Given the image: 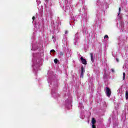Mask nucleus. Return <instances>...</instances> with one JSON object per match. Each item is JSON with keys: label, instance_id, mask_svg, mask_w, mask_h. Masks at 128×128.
Returning a JSON list of instances; mask_svg holds the SVG:
<instances>
[{"label": "nucleus", "instance_id": "6e6552de", "mask_svg": "<svg viewBox=\"0 0 128 128\" xmlns=\"http://www.w3.org/2000/svg\"><path fill=\"white\" fill-rule=\"evenodd\" d=\"M80 78H84V72H81L80 75Z\"/></svg>", "mask_w": 128, "mask_h": 128}, {"label": "nucleus", "instance_id": "39448f33", "mask_svg": "<svg viewBox=\"0 0 128 128\" xmlns=\"http://www.w3.org/2000/svg\"><path fill=\"white\" fill-rule=\"evenodd\" d=\"M125 96H126V100H128V90L126 92Z\"/></svg>", "mask_w": 128, "mask_h": 128}, {"label": "nucleus", "instance_id": "423d86ee", "mask_svg": "<svg viewBox=\"0 0 128 128\" xmlns=\"http://www.w3.org/2000/svg\"><path fill=\"white\" fill-rule=\"evenodd\" d=\"M85 70H84V66L81 67V72H84Z\"/></svg>", "mask_w": 128, "mask_h": 128}, {"label": "nucleus", "instance_id": "f03ea898", "mask_svg": "<svg viewBox=\"0 0 128 128\" xmlns=\"http://www.w3.org/2000/svg\"><path fill=\"white\" fill-rule=\"evenodd\" d=\"M81 62L83 64H86V60L85 58H84L81 57L80 58Z\"/></svg>", "mask_w": 128, "mask_h": 128}, {"label": "nucleus", "instance_id": "dca6fc26", "mask_svg": "<svg viewBox=\"0 0 128 128\" xmlns=\"http://www.w3.org/2000/svg\"><path fill=\"white\" fill-rule=\"evenodd\" d=\"M68 30L65 31V34H68Z\"/></svg>", "mask_w": 128, "mask_h": 128}, {"label": "nucleus", "instance_id": "20e7f679", "mask_svg": "<svg viewBox=\"0 0 128 128\" xmlns=\"http://www.w3.org/2000/svg\"><path fill=\"white\" fill-rule=\"evenodd\" d=\"M96 119H94V118H92V124H96Z\"/></svg>", "mask_w": 128, "mask_h": 128}, {"label": "nucleus", "instance_id": "a211bd4d", "mask_svg": "<svg viewBox=\"0 0 128 128\" xmlns=\"http://www.w3.org/2000/svg\"><path fill=\"white\" fill-rule=\"evenodd\" d=\"M116 61L117 62H120V60H118V58H116Z\"/></svg>", "mask_w": 128, "mask_h": 128}, {"label": "nucleus", "instance_id": "2eb2a0df", "mask_svg": "<svg viewBox=\"0 0 128 128\" xmlns=\"http://www.w3.org/2000/svg\"><path fill=\"white\" fill-rule=\"evenodd\" d=\"M32 19L33 20H36V17H34V16H33Z\"/></svg>", "mask_w": 128, "mask_h": 128}, {"label": "nucleus", "instance_id": "f3484780", "mask_svg": "<svg viewBox=\"0 0 128 128\" xmlns=\"http://www.w3.org/2000/svg\"><path fill=\"white\" fill-rule=\"evenodd\" d=\"M110 70H111V72H114V70L112 68Z\"/></svg>", "mask_w": 128, "mask_h": 128}, {"label": "nucleus", "instance_id": "9b49d317", "mask_svg": "<svg viewBox=\"0 0 128 128\" xmlns=\"http://www.w3.org/2000/svg\"><path fill=\"white\" fill-rule=\"evenodd\" d=\"M121 10H122V9L120 8H119V12L118 14V16H120V14Z\"/></svg>", "mask_w": 128, "mask_h": 128}, {"label": "nucleus", "instance_id": "f257e3e1", "mask_svg": "<svg viewBox=\"0 0 128 128\" xmlns=\"http://www.w3.org/2000/svg\"><path fill=\"white\" fill-rule=\"evenodd\" d=\"M106 94L108 98H110V96H112V90H110V88H106Z\"/></svg>", "mask_w": 128, "mask_h": 128}, {"label": "nucleus", "instance_id": "4468645a", "mask_svg": "<svg viewBox=\"0 0 128 128\" xmlns=\"http://www.w3.org/2000/svg\"><path fill=\"white\" fill-rule=\"evenodd\" d=\"M50 52H56V50H50Z\"/></svg>", "mask_w": 128, "mask_h": 128}, {"label": "nucleus", "instance_id": "7ed1b4c3", "mask_svg": "<svg viewBox=\"0 0 128 128\" xmlns=\"http://www.w3.org/2000/svg\"><path fill=\"white\" fill-rule=\"evenodd\" d=\"M90 58H91V60L92 62H94V54L92 53H90Z\"/></svg>", "mask_w": 128, "mask_h": 128}, {"label": "nucleus", "instance_id": "ddd939ff", "mask_svg": "<svg viewBox=\"0 0 128 128\" xmlns=\"http://www.w3.org/2000/svg\"><path fill=\"white\" fill-rule=\"evenodd\" d=\"M92 128H96V125H94V124L92 125Z\"/></svg>", "mask_w": 128, "mask_h": 128}, {"label": "nucleus", "instance_id": "f8f14e48", "mask_svg": "<svg viewBox=\"0 0 128 128\" xmlns=\"http://www.w3.org/2000/svg\"><path fill=\"white\" fill-rule=\"evenodd\" d=\"M104 38H108V35H105Z\"/></svg>", "mask_w": 128, "mask_h": 128}, {"label": "nucleus", "instance_id": "0eeeda50", "mask_svg": "<svg viewBox=\"0 0 128 128\" xmlns=\"http://www.w3.org/2000/svg\"><path fill=\"white\" fill-rule=\"evenodd\" d=\"M126 80V72H123V80Z\"/></svg>", "mask_w": 128, "mask_h": 128}, {"label": "nucleus", "instance_id": "9d476101", "mask_svg": "<svg viewBox=\"0 0 128 128\" xmlns=\"http://www.w3.org/2000/svg\"><path fill=\"white\" fill-rule=\"evenodd\" d=\"M60 56H64V52H60Z\"/></svg>", "mask_w": 128, "mask_h": 128}, {"label": "nucleus", "instance_id": "1a4fd4ad", "mask_svg": "<svg viewBox=\"0 0 128 128\" xmlns=\"http://www.w3.org/2000/svg\"><path fill=\"white\" fill-rule=\"evenodd\" d=\"M58 58H55V59L54 60V64H58Z\"/></svg>", "mask_w": 128, "mask_h": 128}]
</instances>
